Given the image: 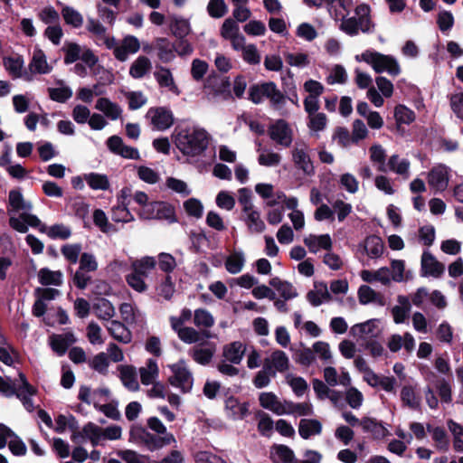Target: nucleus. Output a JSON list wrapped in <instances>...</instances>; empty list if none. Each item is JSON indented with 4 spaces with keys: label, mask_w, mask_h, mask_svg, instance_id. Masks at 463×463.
<instances>
[{
    "label": "nucleus",
    "mask_w": 463,
    "mask_h": 463,
    "mask_svg": "<svg viewBox=\"0 0 463 463\" xmlns=\"http://www.w3.org/2000/svg\"><path fill=\"white\" fill-rule=\"evenodd\" d=\"M358 300L362 305H368L370 303H376L380 306L384 305V301L381 294L377 293L367 285H362L357 292Z\"/></svg>",
    "instance_id": "44"
},
{
    "label": "nucleus",
    "mask_w": 463,
    "mask_h": 463,
    "mask_svg": "<svg viewBox=\"0 0 463 463\" xmlns=\"http://www.w3.org/2000/svg\"><path fill=\"white\" fill-rule=\"evenodd\" d=\"M30 74H48L52 71V66L48 62L44 52L35 47L29 62Z\"/></svg>",
    "instance_id": "17"
},
{
    "label": "nucleus",
    "mask_w": 463,
    "mask_h": 463,
    "mask_svg": "<svg viewBox=\"0 0 463 463\" xmlns=\"http://www.w3.org/2000/svg\"><path fill=\"white\" fill-rule=\"evenodd\" d=\"M264 364L269 370H274L275 373L277 372L282 373L288 369L289 359L285 352L281 350H276L265 359Z\"/></svg>",
    "instance_id": "26"
},
{
    "label": "nucleus",
    "mask_w": 463,
    "mask_h": 463,
    "mask_svg": "<svg viewBox=\"0 0 463 463\" xmlns=\"http://www.w3.org/2000/svg\"><path fill=\"white\" fill-rule=\"evenodd\" d=\"M401 399L411 409H417L420 406V398L417 397L414 388L411 385L403 386L401 391Z\"/></svg>",
    "instance_id": "63"
},
{
    "label": "nucleus",
    "mask_w": 463,
    "mask_h": 463,
    "mask_svg": "<svg viewBox=\"0 0 463 463\" xmlns=\"http://www.w3.org/2000/svg\"><path fill=\"white\" fill-rule=\"evenodd\" d=\"M121 381L128 390L137 391L139 388V383L137 379L136 369L133 366H122L120 368Z\"/></svg>",
    "instance_id": "50"
},
{
    "label": "nucleus",
    "mask_w": 463,
    "mask_h": 463,
    "mask_svg": "<svg viewBox=\"0 0 463 463\" xmlns=\"http://www.w3.org/2000/svg\"><path fill=\"white\" fill-rule=\"evenodd\" d=\"M324 379L327 385L335 387L341 385L347 387L351 385V376L349 373L344 368L341 369L340 373L336 371L335 367L327 366L324 369Z\"/></svg>",
    "instance_id": "18"
},
{
    "label": "nucleus",
    "mask_w": 463,
    "mask_h": 463,
    "mask_svg": "<svg viewBox=\"0 0 463 463\" xmlns=\"http://www.w3.org/2000/svg\"><path fill=\"white\" fill-rule=\"evenodd\" d=\"M364 250L370 258H379L383 252V243L378 236H369L364 241Z\"/></svg>",
    "instance_id": "53"
},
{
    "label": "nucleus",
    "mask_w": 463,
    "mask_h": 463,
    "mask_svg": "<svg viewBox=\"0 0 463 463\" xmlns=\"http://www.w3.org/2000/svg\"><path fill=\"white\" fill-rule=\"evenodd\" d=\"M122 319L128 324H139L145 321V314L129 303H123L119 307Z\"/></svg>",
    "instance_id": "36"
},
{
    "label": "nucleus",
    "mask_w": 463,
    "mask_h": 463,
    "mask_svg": "<svg viewBox=\"0 0 463 463\" xmlns=\"http://www.w3.org/2000/svg\"><path fill=\"white\" fill-rule=\"evenodd\" d=\"M3 65L5 71L13 79H24L26 81L33 80L32 75L24 71V60L21 55L5 57Z\"/></svg>",
    "instance_id": "14"
},
{
    "label": "nucleus",
    "mask_w": 463,
    "mask_h": 463,
    "mask_svg": "<svg viewBox=\"0 0 463 463\" xmlns=\"http://www.w3.org/2000/svg\"><path fill=\"white\" fill-rule=\"evenodd\" d=\"M259 400L260 405L264 409L269 410L277 415L286 414L285 408L287 401H279L273 392H262L260 393Z\"/></svg>",
    "instance_id": "25"
},
{
    "label": "nucleus",
    "mask_w": 463,
    "mask_h": 463,
    "mask_svg": "<svg viewBox=\"0 0 463 463\" xmlns=\"http://www.w3.org/2000/svg\"><path fill=\"white\" fill-rule=\"evenodd\" d=\"M387 165L390 171L401 175L403 179L410 177L411 163L408 159L392 155L390 156Z\"/></svg>",
    "instance_id": "33"
},
{
    "label": "nucleus",
    "mask_w": 463,
    "mask_h": 463,
    "mask_svg": "<svg viewBox=\"0 0 463 463\" xmlns=\"http://www.w3.org/2000/svg\"><path fill=\"white\" fill-rule=\"evenodd\" d=\"M169 369L171 375L168 378V383L184 393L191 392L194 385V376L186 362L181 359L170 364Z\"/></svg>",
    "instance_id": "8"
},
{
    "label": "nucleus",
    "mask_w": 463,
    "mask_h": 463,
    "mask_svg": "<svg viewBox=\"0 0 463 463\" xmlns=\"http://www.w3.org/2000/svg\"><path fill=\"white\" fill-rule=\"evenodd\" d=\"M322 431V424L317 420L303 419L299 422L298 432L303 439H308L314 435H319Z\"/></svg>",
    "instance_id": "47"
},
{
    "label": "nucleus",
    "mask_w": 463,
    "mask_h": 463,
    "mask_svg": "<svg viewBox=\"0 0 463 463\" xmlns=\"http://www.w3.org/2000/svg\"><path fill=\"white\" fill-rule=\"evenodd\" d=\"M451 175L452 171L449 166L438 164L428 173V184L435 193L443 192L448 188Z\"/></svg>",
    "instance_id": "10"
},
{
    "label": "nucleus",
    "mask_w": 463,
    "mask_h": 463,
    "mask_svg": "<svg viewBox=\"0 0 463 463\" xmlns=\"http://www.w3.org/2000/svg\"><path fill=\"white\" fill-rule=\"evenodd\" d=\"M398 305L392 308V315L396 324L404 323L411 311V302L406 296L398 297Z\"/></svg>",
    "instance_id": "41"
},
{
    "label": "nucleus",
    "mask_w": 463,
    "mask_h": 463,
    "mask_svg": "<svg viewBox=\"0 0 463 463\" xmlns=\"http://www.w3.org/2000/svg\"><path fill=\"white\" fill-rule=\"evenodd\" d=\"M269 285L274 288L280 297L285 300H290L298 296L296 288L289 282L281 280L279 278H273Z\"/></svg>",
    "instance_id": "40"
},
{
    "label": "nucleus",
    "mask_w": 463,
    "mask_h": 463,
    "mask_svg": "<svg viewBox=\"0 0 463 463\" xmlns=\"http://www.w3.org/2000/svg\"><path fill=\"white\" fill-rule=\"evenodd\" d=\"M271 455L275 463H296L293 451L287 446L275 447Z\"/></svg>",
    "instance_id": "54"
},
{
    "label": "nucleus",
    "mask_w": 463,
    "mask_h": 463,
    "mask_svg": "<svg viewBox=\"0 0 463 463\" xmlns=\"http://www.w3.org/2000/svg\"><path fill=\"white\" fill-rule=\"evenodd\" d=\"M361 279L368 283L379 281L383 285H387L391 281V271L389 268L383 267L375 271L368 269L362 270L360 273Z\"/></svg>",
    "instance_id": "35"
},
{
    "label": "nucleus",
    "mask_w": 463,
    "mask_h": 463,
    "mask_svg": "<svg viewBox=\"0 0 463 463\" xmlns=\"http://www.w3.org/2000/svg\"><path fill=\"white\" fill-rule=\"evenodd\" d=\"M84 180L93 190L105 191L109 187V181L106 175L99 173H89L84 175Z\"/></svg>",
    "instance_id": "49"
},
{
    "label": "nucleus",
    "mask_w": 463,
    "mask_h": 463,
    "mask_svg": "<svg viewBox=\"0 0 463 463\" xmlns=\"http://www.w3.org/2000/svg\"><path fill=\"white\" fill-rule=\"evenodd\" d=\"M156 260L154 257L146 256L136 260L131 264L132 272L146 278L156 268Z\"/></svg>",
    "instance_id": "43"
},
{
    "label": "nucleus",
    "mask_w": 463,
    "mask_h": 463,
    "mask_svg": "<svg viewBox=\"0 0 463 463\" xmlns=\"http://www.w3.org/2000/svg\"><path fill=\"white\" fill-rule=\"evenodd\" d=\"M360 426L364 432L370 433L374 439H381L389 435L388 429L373 418H364Z\"/></svg>",
    "instance_id": "29"
},
{
    "label": "nucleus",
    "mask_w": 463,
    "mask_h": 463,
    "mask_svg": "<svg viewBox=\"0 0 463 463\" xmlns=\"http://www.w3.org/2000/svg\"><path fill=\"white\" fill-rule=\"evenodd\" d=\"M146 423L147 427L158 435L156 436L145 430H140V439L147 449L154 451L172 444H176L175 436L167 431L166 427L157 417L148 418Z\"/></svg>",
    "instance_id": "4"
},
{
    "label": "nucleus",
    "mask_w": 463,
    "mask_h": 463,
    "mask_svg": "<svg viewBox=\"0 0 463 463\" xmlns=\"http://www.w3.org/2000/svg\"><path fill=\"white\" fill-rule=\"evenodd\" d=\"M83 47L75 43H65L62 51L65 53L64 63L71 64L80 59Z\"/></svg>",
    "instance_id": "60"
},
{
    "label": "nucleus",
    "mask_w": 463,
    "mask_h": 463,
    "mask_svg": "<svg viewBox=\"0 0 463 463\" xmlns=\"http://www.w3.org/2000/svg\"><path fill=\"white\" fill-rule=\"evenodd\" d=\"M92 310L99 319L105 321L111 319L116 313L114 306L106 298L96 299Z\"/></svg>",
    "instance_id": "34"
},
{
    "label": "nucleus",
    "mask_w": 463,
    "mask_h": 463,
    "mask_svg": "<svg viewBox=\"0 0 463 463\" xmlns=\"http://www.w3.org/2000/svg\"><path fill=\"white\" fill-rule=\"evenodd\" d=\"M286 414H293L295 416H310L313 414V407L310 402L293 403L286 402Z\"/></svg>",
    "instance_id": "56"
},
{
    "label": "nucleus",
    "mask_w": 463,
    "mask_h": 463,
    "mask_svg": "<svg viewBox=\"0 0 463 463\" xmlns=\"http://www.w3.org/2000/svg\"><path fill=\"white\" fill-rule=\"evenodd\" d=\"M156 48L158 51V58L162 61L168 62L175 58V46L167 39H158L156 43Z\"/></svg>",
    "instance_id": "51"
},
{
    "label": "nucleus",
    "mask_w": 463,
    "mask_h": 463,
    "mask_svg": "<svg viewBox=\"0 0 463 463\" xmlns=\"http://www.w3.org/2000/svg\"><path fill=\"white\" fill-rule=\"evenodd\" d=\"M356 17L343 18L340 29L350 36H354L363 33H370L373 27L370 19V7L362 4L355 8Z\"/></svg>",
    "instance_id": "7"
},
{
    "label": "nucleus",
    "mask_w": 463,
    "mask_h": 463,
    "mask_svg": "<svg viewBox=\"0 0 463 463\" xmlns=\"http://www.w3.org/2000/svg\"><path fill=\"white\" fill-rule=\"evenodd\" d=\"M269 135L274 142L284 147L290 146L293 141V130L284 119H278L271 124Z\"/></svg>",
    "instance_id": "12"
},
{
    "label": "nucleus",
    "mask_w": 463,
    "mask_h": 463,
    "mask_svg": "<svg viewBox=\"0 0 463 463\" xmlns=\"http://www.w3.org/2000/svg\"><path fill=\"white\" fill-rule=\"evenodd\" d=\"M304 243L312 253H317L321 250L326 251L330 250L333 246V241L329 234H309L304 238Z\"/></svg>",
    "instance_id": "21"
},
{
    "label": "nucleus",
    "mask_w": 463,
    "mask_h": 463,
    "mask_svg": "<svg viewBox=\"0 0 463 463\" xmlns=\"http://www.w3.org/2000/svg\"><path fill=\"white\" fill-rule=\"evenodd\" d=\"M194 324L199 328H209L214 325V317L204 308H198L194 314Z\"/></svg>",
    "instance_id": "58"
},
{
    "label": "nucleus",
    "mask_w": 463,
    "mask_h": 463,
    "mask_svg": "<svg viewBox=\"0 0 463 463\" xmlns=\"http://www.w3.org/2000/svg\"><path fill=\"white\" fill-rule=\"evenodd\" d=\"M154 76L160 88L165 89L176 96L180 94V90L175 84L170 70L160 67L155 71Z\"/></svg>",
    "instance_id": "24"
},
{
    "label": "nucleus",
    "mask_w": 463,
    "mask_h": 463,
    "mask_svg": "<svg viewBox=\"0 0 463 463\" xmlns=\"http://www.w3.org/2000/svg\"><path fill=\"white\" fill-rule=\"evenodd\" d=\"M233 50L241 52L242 60L248 64L258 65L260 63L261 57L255 44H247L246 41H243L241 47L233 48Z\"/></svg>",
    "instance_id": "38"
},
{
    "label": "nucleus",
    "mask_w": 463,
    "mask_h": 463,
    "mask_svg": "<svg viewBox=\"0 0 463 463\" xmlns=\"http://www.w3.org/2000/svg\"><path fill=\"white\" fill-rule=\"evenodd\" d=\"M307 127L311 132H320L326 127L327 118L325 113L317 112L307 116Z\"/></svg>",
    "instance_id": "62"
},
{
    "label": "nucleus",
    "mask_w": 463,
    "mask_h": 463,
    "mask_svg": "<svg viewBox=\"0 0 463 463\" xmlns=\"http://www.w3.org/2000/svg\"><path fill=\"white\" fill-rule=\"evenodd\" d=\"M307 298L312 306L318 307L325 302H329L332 297L327 286L322 283L317 285L314 290L309 291L307 295Z\"/></svg>",
    "instance_id": "37"
},
{
    "label": "nucleus",
    "mask_w": 463,
    "mask_h": 463,
    "mask_svg": "<svg viewBox=\"0 0 463 463\" xmlns=\"http://www.w3.org/2000/svg\"><path fill=\"white\" fill-rule=\"evenodd\" d=\"M214 348L213 347H195L190 351V354L193 359L203 365L209 364L213 356Z\"/></svg>",
    "instance_id": "59"
},
{
    "label": "nucleus",
    "mask_w": 463,
    "mask_h": 463,
    "mask_svg": "<svg viewBox=\"0 0 463 463\" xmlns=\"http://www.w3.org/2000/svg\"><path fill=\"white\" fill-rule=\"evenodd\" d=\"M39 282L43 286H61L63 280V274L60 270H51L43 268L38 271Z\"/></svg>",
    "instance_id": "42"
},
{
    "label": "nucleus",
    "mask_w": 463,
    "mask_h": 463,
    "mask_svg": "<svg viewBox=\"0 0 463 463\" xmlns=\"http://www.w3.org/2000/svg\"><path fill=\"white\" fill-rule=\"evenodd\" d=\"M448 428L454 436V448L458 451H463V426L452 420L448 421Z\"/></svg>",
    "instance_id": "64"
},
{
    "label": "nucleus",
    "mask_w": 463,
    "mask_h": 463,
    "mask_svg": "<svg viewBox=\"0 0 463 463\" xmlns=\"http://www.w3.org/2000/svg\"><path fill=\"white\" fill-rule=\"evenodd\" d=\"M225 412L232 420H241L249 413L248 404L231 396L225 401Z\"/></svg>",
    "instance_id": "28"
},
{
    "label": "nucleus",
    "mask_w": 463,
    "mask_h": 463,
    "mask_svg": "<svg viewBox=\"0 0 463 463\" xmlns=\"http://www.w3.org/2000/svg\"><path fill=\"white\" fill-rule=\"evenodd\" d=\"M246 350V345L242 342L234 341L223 346L222 356L231 364H239L242 361Z\"/></svg>",
    "instance_id": "23"
},
{
    "label": "nucleus",
    "mask_w": 463,
    "mask_h": 463,
    "mask_svg": "<svg viewBox=\"0 0 463 463\" xmlns=\"http://www.w3.org/2000/svg\"><path fill=\"white\" fill-rule=\"evenodd\" d=\"M95 109L111 120L118 119L122 114L120 106L107 98H99L96 102Z\"/></svg>",
    "instance_id": "30"
},
{
    "label": "nucleus",
    "mask_w": 463,
    "mask_h": 463,
    "mask_svg": "<svg viewBox=\"0 0 463 463\" xmlns=\"http://www.w3.org/2000/svg\"><path fill=\"white\" fill-rule=\"evenodd\" d=\"M177 149L184 156L194 157L202 155L209 144V135L197 126L177 128L173 134Z\"/></svg>",
    "instance_id": "3"
},
{
    "label": "nucleus",
    "mask_w": 463,
    "mask_h": 463,
    "mask_svg": "<svg viewBox=\"0 0 463 463\" xmlns=\"http://www.w3.org/2000/svg\"><path fill=\"white\" fill-rule=\"evenodd\" d=\"M146 118L149 119L153 128L159 131L170 128L175 120L173 112L165 107L150 108Z\"/></svg>",
    "instance_id": "11"
},
{
    "label": "nucleus",
    "mask_w": 463,
    "mask_h": 463,
    "mask_svg": "<svg viewBox=\"0 0 463 463\" xmlns=\"http://www.w3.org/2000/svg\"><path fill=\"white\" fill-rule=\"evenodd\" d=\"M111 219L115 222L128 223L135 221V216L128 205L117 203L111 208Z\"/></svg>",
    "instance_id": "48"
},
{
    "label": "nucleus",
    "mask_w": 463,
    "mask_h": 463,
    "mask_svg": "<svg viewBox=\"0 0 463 463\" xmlns=\"http://www.w3.org/2000/svg\"><path fill=\"white\" fill-rule=\"evenodd\" d=\"M220 35L227 41H230L231 45L233 48L241 47V43L246 41V38L240 32V26L238 23L232 18H226L221 28Z\"/></svg>",
    "instance_id": "13"
},
{
    "label": "nucleus",
    "mask_w": 463,
    "mask_h": 463,
    "mask_svg": "<svg viewBox=\"0 0 463 463\" xmlns=\"http://www.w3.org/2000/svg\"><path fill=\"white\" fill-rule=\"evenodd\" d=\"M0 392L6 397L16 395L28 411H33V403L31 397L34 394L33 388L28 383L23 373H18V379L12 381L9 377L0 376Z\"/></svg>",
    "instance_id": "5"
},
{
    "label": "nucleus",
    "mask_w": 463,
    "mask_h": 463,
    "mask_svg": "<svg viewBox=\"0 0 463 463\" xmlns=\"http://www.w3.org/2000/svg\"><path fill=\"white\" fill-rule=\"evenodd\" d=\"M8 203L9 224L14 230L25 233L28 231V226H40L41 221L39 218L30 213L33 209L32 203L26 201L20 191L11 190L8 195Z\"/></svg>",
    "instance_id": "2"
},
{
    "label": "nucleus",
    "mask_w": 463,
    "mask_h": 463,
    "mask_svg": "<svg viewBox=\"0 0 463 463\" xmlns=\"http://www.w3.org/2000/svg\"><path fill=\"white\" fill-rule=\"evenodd\" d=\"M379 323L378 319H370L356 324L351 327V333L354 336L361 338L376 336L379 333Z\"/></svg>",
    "instance_id": "27"
},
{
    "label": "nucleus",
    "mask_w": 463,
    "mask_h": 463,
    "mask_svg": "<svg viewBox=\"0 0 463 463\" xmlns=\"http://www.w3.org/2000/svg\"><path fill=\"white\" fill-rule=\"evenodd\" d=\"M281 162V156L269 149H262L258 156V163L262 166H278Z\"/></svg>",
    "instance_id": "57"
},
{
    "label": "nucleus",
    "mask_w": 463,
    "mask_h": 463,
    "mask_svg": "<svg viewBox=\"0 0 463 463\" xmlns=\"http://www.w3.org/2000/svg\"><path fill=\"white\" fill-rule=\"evenodd\" d=\"M245 264V255L241 250H233L225 260V268L231 274L240 273Z\"/></svg>",
    "instance_id": "46"
},
{
    "label": "nucleus",
    "mask_w": 463,
    "mask_h": 463,
    "mask_svg": "<svg viewBox=\"0 0 463 463\" xmlns=\"http://www.w3.org/2000/svg\"><path fill=\"white\" fill-rule=\"evenodd\" d=\"M355 60L370 64L377 73L387 72L391 76H397L401 73L398 61L391 55L368 50L360 55H356Z\"/></svg>",
    "instance_id": "6"
},
{
    "label": "nucleus",
    "mask_w": 463,
    "mask_h": 463,
    "mask_svg": "<svg viewBox=\"0 0 463 463\" xmlns=\"http://www.w3.org/2000/svg\"><path fill=\"white\" fill-rule=\"evenodd\" d=\"M41 232H45L51 239L66 240L71 235V229L64 224H54L50 227H41Z\"/></svg>",
    "instance_id": "55"
},
{
    "label": "nucleus",
    "mask_w": 463,
    "mask_h": 463,
    "mask_svg": "<svg viewBox=\"0 0 463 463\" xmlns=\"http://www.w3.org/2000/svg\"><path fill=\"white\" fill-rule=\"evenodd\" d=\"M444 265L439 262L428 250L421 256V273L423 276L439 277L444 272Z\"/></svg>",
    "instance_id": "20"
},
{
    "label": "nucleus",
    "mask_w": 463,
    "mask_h": 463,
    "mask_svg": "<svg viewBox=\"0 0 463 463\" xmlns=\"http://www.w3.org/2000/svg\"><path fill=\"white\" fill-rule=\"evenodd\" d=\"M151 61L146 56H138L130 65L129 75L134 79H141L150 72Z\"/></svg>",
    "instance_id": "39"
},
{
    "label": "nucleus",
    "mask_w": 463,
    "mask_h": 463,
    "mask_svg": "<svg viewBox=\"0 0 463 463\" xmlns=\"http://www.w3.org/2000/svg\"><path fill=\"white\" fill-rule=\"evenodd\" d=\"M139 49V40L136 36L127 35L122 42L115 47L114 56L120 61H126L130 54L137 53Z\"/></svg>",
    "instance_id": "15"
},
{
    "label": "nucleus",
    "mask_w": 463,
    "mask_h": 463,
    "mask_svg": "<svg viewBox=\"0 0 463 463\" xmlns=\"http://www.w3.org/2000/svg\"><path fill=\"white\" fill-rule=\"evenodd\" d=\"M309 153L310 147L304 141H297L291 151L292 161L295 166L306 175H312L315 172Z\"/></svg>",
    "instance_id": "9"
},
{
    "label": "nucleus",
    "mask_w": 463,
    "mask_h": 463,
    "mask_svg": "<svg viewBox=\"0 0 463 463\" xmlns=\"http://www.w3.org/2000/svg\"><path fill=\"white\" fill-rule=\"evenodd\" d=\"M130 198H133L134 202L140 206L137 213L142 220L159 219L170 222L175 220L174 209L170 204L159 201H149V197L145 192H133L129 186L123 187L118 192L117 203L129 205Z\"/></svg>",
    "instance_id": "1"
},
{
    "label": "nucleus",
    "mask_w": 463,
    "mask_h": 463,
    "mask_svg": "<svg viewBox=\"0 0 463 463\" xmlns=\"http://www.w3.org/2000/svg\"><path fill=\"white\" fill-rule=\"evenodd\" d=\"M242 220L250 233H262L266 230L260 213L255 207L242 212Z\"/></svg>",
    "instance_id": "19"
},
{
    "label": "nucleus",
    "mask_w": 463,
    "mask_h": 463,
    "mask_svg": "<svg viewBox=\"0 0 463 463\" xmlns=\"http://www.w3.org/2000/svg\"><path fill=\"white\" fill-rule=\"evenodd\" d=\"M61 14L65 23L73 26L74 28H79L83 24L82 15L80 12H78L72 7H63L61 10Z\"/></svg>",
    "instance_id": "61"
},
{
    "label": "nucleus",
    "mask_w": 463,
    "mask_h": 463,
    "mask_svg": "<svg viewBox=\"0 0 463 463\" xmlns=\"http://www.w3.org/2000/svg\"><path fill=\"white\" fill-rule=\"evenodd\" d=\"M86 437L92 446H98L102 442V428L93 422H89L82 428V432L72 435L74 442H80Z\"/></svg>",
    "instance_id": "22"
},
{
    "label": "nucleus",
    "mask_w": 463,
    "mask_h": 463,
    "mask_svg": "<svg viewBox=\"0 0 463 463\" xmlns=\"http://www.w3.org/2000/svg\"><path fill=\"white\" fill-rule=\"evenodd\" d=\"M107 329L114 339L121 343L128 344L131 341L130 331L119 321L112 320Z\"/></svg>",
    "instance_id": "45"
},
{
    "label": "nucleus",
    "mask_w": 463,
    "mask_h": 463,
    "mask_svg": "<svg viewBox=\"0 0 463 463\" xmlns=\"http://www.w3.org/2000/svg\"><path fill=\"white\" fill-rule=\"evenodd\" d=\"M168 27L174 36L179 39L185 38L191 33V24L187 18L172 14L167 16Z\"/></svg>",
    "instance_id": "16"
},
{
    "label": "nucleus",
    "mask_w": 463,
    "mask_h": 463,
    "mask_svg": "<svg viewBox=\"0 0 463 463\" xmlns=\"http://www.w3.org/2000/svg\"><path fill=\"white\" fill-rule=\"evenodd\" d=\"M271 85L270 81L251 86L249 90L250 99L255 104L262 102L265 98H268Z\"/></svg>",
    "instance_id": "52"
},
{
    "label": "nucleus",
    "mask_w": 463,
    "mask_h": 463,
    "mask_svg": "<svg viewBox=\"0 0 463 463\" xmlns=\"http://www.w3.org/2000/svg\"><path fill=\"white\" fill-rule=\"evenodd\" d=\"M76 342V338L72 333L62 335H54L51 337L50 343L52 350L58 355H63L70 345Z\"/></svg>",
    "instance_id": "31"
},
{
    "label": "nucleus",
    "mask_w": 463,
    "mask_h": 463,
    "mask_svg": "<svg viewBox=\"0 0 463 463\" xmlns=\"http://www.w3.org/2000/svg\"><path fill=\"white\" fill-rule=\"evenodd\" d=\"M140 380L142 384L149 385L157 380L159 368L156 360L147 359L145 365L139 368Z\"/></svg>",
    "instance_id": "32"
}]
</instances>
